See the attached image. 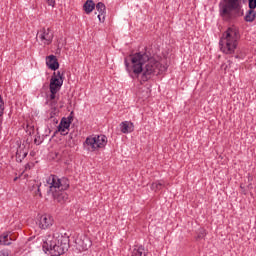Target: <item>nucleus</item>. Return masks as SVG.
Instances as JSON below:
<instances>
[{
    "label": "nucleus",
    "instance_id": "f257e3e1",
    "mask_svg": "<svg viewBox=\"0 0 256 256\" xmlns=\"http://www.w3.org/2000/svg\"><path fill=\"white\" fill-rule=\"evenodd\" d=\"M131 64L127 58L124 63L127 72L132 79H137L139 74L142 73L140 82L145 83L149 79H153L155 75H159L161 71V63L147 54V52H137L129 56Z\"/></svg>",
    "mask_w": 256,
    "mask_h": 256
},
{
    "label": "nucleus",
    "instance_id": "f03ea898",
    "mask_svg": "<svg viewBox=\"0 0 256 256\" xmlns=\"http://www.w3.org/2000/svg\"><path fill=\"white\" fill-rule=\"evenodd\" d=\"M46 183L47 185H49L48 193L52 194L54 201L63 204L67 201V199H69V195L67 194V192H65L69 189L68 178H59L56 175H50L46 179Z\"/></svg>",
    "mask_w": 256,
    "mask_h": 256
},
{
    "label": "nucleus",
    "instance_id": "7ed1b4c3",
    "mask_svg": "<svg viewBox=\"0 0 256 256\" xmlns=\"http://www.w3.org/2000/svg\"><path fill=\"white\" fill-rule=\"evenodd\" d=\"M239 39H241L239 29L235 26L229 27L220 38V51L225 55H233L239 45Z\"/></svg>",
    "mask_w": 256,
    "mask_h": 256
},
{
    "label": "nucleus",
    "instance_id": "20e7f679",
    "mask_svg": "<svg viewBox=\"0 0 256 256\" xmlns=\"http://www.w3.org/2000/svg\"><path fill=\"white\" fill-rule=\"evenodd\" d=\"M43 249L49 251L51 256L64 255L66 251H69V236L55 233L53 237H49L43 243Z\"/></svg>",
    "mask_w": 256,
    "mask_h": 256
},
{
    "label": "nucleus",
    "instance_id": "39448f33",
    "mask_svg": "<svg viewBox=\"0 0 256 256\" xmlns=\"http://www.w3.org/2000/svg\"><path fill=\"white\" fill-rule=\"evenodd\" d=\"M219 13L223 21L227 22L241 17L243 15L241 0H223V3L219 4Z\"/></svg>",
    "mask_w": 256,
    "mask_h": 256
},
{
    "label": "nucleus",
    "instance_id": "423d86ee",
    "mask_svg": "<svg viewBox=\"0 0 256 256\" xmlns=\"http://www.w3.org/2000/svg\"><path fill=\"white\" fill-rule=\"evenodd\" d=\"M84 145H87L89 151H98L107 145V136L90 135L86 138Z\"/></svg>",
    "mask_w": 256,
    "mask_h": 256
},
{
    "label": "nucleus",
    "instance_id": "0eeeda50",
    "mask_svg": "<svg viewBox=\"0 0 256 256\" xmlns=\"http://www.w3.org/2000/svg\"><path fill=\"white\" fill-rule=\"evenodd\" d=\"M53 31L51 28H41L36 35V40L40 43V45H51L53 43Z\"/></svg>",
    "mask_w": 256,
    "mask_h": 256
},
{
    "label": "nucleus",
    "instance_id": "6e6552de",
    "mask_svg": "<svg viewBox=\"0 0 256 256\" xmlns=\"http://www.w3.org/2000/svg\"><path fill=\"white\" fill-rule=\"evenodd\" d=\"M61 87H63V74H61V71L54 72L50 79V92L59 93Z\"/></svg>",
    "mask_w": 256,
    "mask_h": 256
},
{
    "label": "nucleus",
    "instance_id": "1a4fd4ad",
    "mask_svg": "<svg viewBox=\"0 0 256 256\" xmlns=\"http://www.w3.org/2000/svg\"><path fill=\"white\" fill-rule=\"evenodd\" d=\"M72 122H73V117L71 116H69L68 118L63 117L55 133H60L61 135H67L69 133L67 132V129L71 127Z\"/></svg>",
    "mask_w": 256,
    "mask_h": 256
},
{
    "label": "nucleus",
    "instance_id": "9d476101",
    "mask_svg": "<svg viewBox=\"0 0 256 256\" xmlns=\"http://www.w3.org/2000/svg\"><path fill=\"white\" fill-rule=\"evenodd\" d=\"M75 243L80 251H87L91 247V240L87 236L76 238Z\"/></svg>",
    "mask_w": 256,
    "mask_h": 256
},
{
    "label": "nucleus",
    "instance_id": "9b49d317",
    "mask_svg": "<svg viewBox=\"0 0 256 256\" xmlns=\"http://www.w3.org/2000/svg\"><path fill=\"white\" fill-rule=\"evenodd\" d=\"M39 227L40 229H49L53 227V216L49 214H44L39 219Z\"/></svg>",
    "mask_w": 256,
    "mask_h": 256
},
{
    "label": "nucleus",
    "instance_id": "f8f14e48",
    "mask_svg": "<svg viewBox=\"0 0 256 256\" xmlns=\"http://www.w3.org/2000/svg\"><path fill=\"white\" fill-rule=\"evenodd\" d=\"M46 65L51 69V71H57V69H59V61L57 60V56L55 55L47 56Z\"/></svg>",
    "mask_w": 256,
    "mask_h": 256
},
{
    "label": "nucleus",
    "instance_id": "ddd939ff",
    "mask_svg": "<svg viewBox=\"0 0 256 256\" xmlns=\"http://www.w3.org/2000/svg\"><path fill=\"white\" fill-rule=\"evenodd\" d=\"M121 133H133L135 131V125L131 121H124L120 124Z\"/></svg>",
    "mask_w": 256,
    "mask_h": 256
},
{
    "label": "nucleus",
    "instance_id": "4468645a",
    "mask_svg": "<svg viewBox=\"0 0 256 256\" xmlns=\"http://www.w3.org/2000/svg\"><path fill=\"white\" fill-rule=\"evenodd\" d=\"M30 191L33 193L34 197H39V199L43 197V194H41V183L34 182L30 186Z\"/></svg>",
    "mask_w": 256,
    "mask_h": 256
},
{
    "label": "nucleus",
    "instance_id": "2eb2a0df",
    "mask_svg": "<svg viewBox=\"0 0 256 256\" xmlns=\"http://www.w3.org/2000/svg\"><path fill=\"white\" fill-rule=\"evenodd\" d=\"M84 11L85 13H87V15H89V13H93V9H95V2H93V0H87L84 3Z\"/></svg>",
    "mask_w": 256,
    "mask_h": 256
},
{
    "label": "nucleus",
    "instance_id": "dca6fc26",
    "mask_svg": "<svg viewBox=\"0 0 256 256\" xmlns=\"http://www.w3.org/2000/svg\"><path fill=\"white\" fill-rule=\"evenodd\" d=\"M132 256H147V252H145V247L143 246H138V247H135L133 250H132Z\"/></svg>",
    "mask_w": 256,
    "mask_h": 256
},
{
    "label": "nucleus",
    "instance_id": "f3484780",
    "mask_svg": "<svg viewBox=\"0 0 256 256\" xmlns=\"http://www.w3.org/2000/svg\"><path fill=\"white\" fill-rule=\"evenodd\" d=\"M255 16H256L255 10L249 9L244 19L247 23H253V21H255Z\"/></svg>",
    "mask_w": 256,
    "mask_h": 256
},
{
    "label": "nucleus",
    "instance_id": "a211bd4d",
    "mask_svg": "<svg viewBox=\"0 0 256 256\" xmlns=\"http://www.w3.org/2000/svg\"><path fill=\"white\" fill-rule=\"evenodd\" d=\"M163 187H165V182H153L151 185V189L152 191H161V189H163Z\"/></svg>",
    "mask_w": 256,
    "mask_h": 256
},
{
    "label": "nucleus",
    "instance_id": "6ab92c4d",
    "mask_svg": "<svg viewBox=\"0 0 256 256\" xmlns=\"http://www.w3.org/2000/svg\"><path fill=\"white\" fill-rule=\"evenodd\" d=\"M0 245H11V239H9V234L4 233L0 236Z\"/></svg>",
    "mask_w": 256,
    "mask_h": 256
},
{
    "label": "nucleus",
    "instance_id": "aec40b11",
    "mask_svg": "<svg viewBox=\"0 0 256 256\" xmlns=\"http://www.w3.org/2000/svg\"><path fill=\"white\" fill-rule=\"evenodd\" d=\"M96 11H98L99 14H105L107 12V8L103 2H98L96 4Z\"/></svg>",
    "mask_w": 256,
    "mask_h": 256
},
{
    "label": "nucleus",
    "instance_id": "412c9836",
    "mask_svg": "<svg viewBox=\"0 0 256 256\" xmlns=\"http://www.w3.org/2000/svg\"><path fill=\"white\" fill-rule=\"evenodd\" d=\"M49 99L51 101V105H57V101H55V99H57V92H50Z\"/></svg>",
    "mask_w": 256,
    "mask_h": 256
},
{
    "label": "nucleus",
    "instance_id": "4be33fe9",
    "mask_svg": "<svg viewBox=\"0 0 256 256\" xmlns=\"http://www.w3.org/2000/svg\"><path fill=\"white\" fill-rule=\"evenodd\" d=\"M4 111H5V102L3 101V98L0 95V117H3Z\"/></svg>",
    "mask_w": 256,
    "mask_h": 256
},
{
    "label": "nucleus",
    "instance_id": "5701e85b",
    "mask_svg": "<svg viewBox=\"0 0 256 256\" xmlns=\"http://www.w3.org/2000/svg\"><path fill=\"white\" fill-rule=\"evenodd\" d=\"M57 115H59V112L57 111V108H53L49 114V119H54L55 117H57Z\"/></svg>",
    "mask_w": 256,
    "mask_h": 256
},
{
    "label": "nucleus",
    "instance_id": "b1692460",
    "mask_svg": "<svg viewBox=\"0 0 256 256\" xmlns=\"http://www.w3.org/2000/svg\"><path fill=\"white\" fill-rule=\"evenodd\" d=\"M248 7L254 11L256 9V0H248Z\"/></svg>",
    "mask_w": 256,
    "mask_h": 256
},
{
    "label": "nucleus",
    "instance_id": "393cba45",
    "mask_svg": "<svg viewBox=\"0 0 256 256\" xmlns=\"http://www.w3.org/2000/svg\"><path fill=\"white\" fill-rule=\"evenodd\" d=\"M205 235V229H200L197 235V239H204Z\"/></svg>",
    "mask_w": 256,
    "mask_h": 256
},
{
    "label": "nucleus",
    "instance_id": "a878e982",
    "mask_svg": "<svg viewBox=\"0 0 256 256\" xmlns=\"http://www.w3.org/2000/svg\"><path fill=\"white\" fill-rule=\"evenodd\" d=\"M98 19H99L100 23H104L105 22V14H98Z\"/></svg>",
    "mask_w": 256,
    "mask_h": 256
},
{
    "label": "nucleus",
    "instance_id": "bb28decb",
    "mask_svg": "<svg viewBox=\"0 0 256 256\" xmlns=\"http://www.w3.org/2000/svg\"><path fill=\"white\" fill-rule=\"evenodd\" d=\"M49 121H50L51 123H53V125H57V123H59V119H57V117H55V118H50Z\"/></svg>",
    "mask_w": 256,
    "mask_h": 256
},
{
    "label": "nucleus",
    "instance_id": "cd10ccee",
    "mask_svg": "<svg viewBox=\"0 0 256 256\" xmlns=\"http://www.w3.org/2000/svg\"><path fill=\"white\" fill-rule=\"evenodd\" d=\"M49 7H55V0H46Z\"/></svg>",
    "mask_w": 256,
    "mask_h": 256
},
{
    "label": "nucleus",
    "instance_id": "c85d7f7f",
    "mask_svg": "<svg viewBox=\"0 0 256 256\" xmlns=\"http://www.w3.org/2000/svg\"><path fill=\"white\" fill-rule=\"evenodd\" d=\"M0 256H7V253L1 251V252H0Z\"/></svg>",
    "mask_w": 256,
    "mask_h": 256
},
{
    "label": "nucleus",
    "instance_id": "c756f323",
    "mask_svg": "<svg viewBox=\"0 0 256 256\" xmlns=\"http://www.w3.org/2000/svg\"><path fill=\"white\" fill-rule=\"evenodd\" d=\"M23 157H27V153H24Z\"/></svg>",
    "mask_w": 256,
    "mask_h": 256
}]
</instances>
